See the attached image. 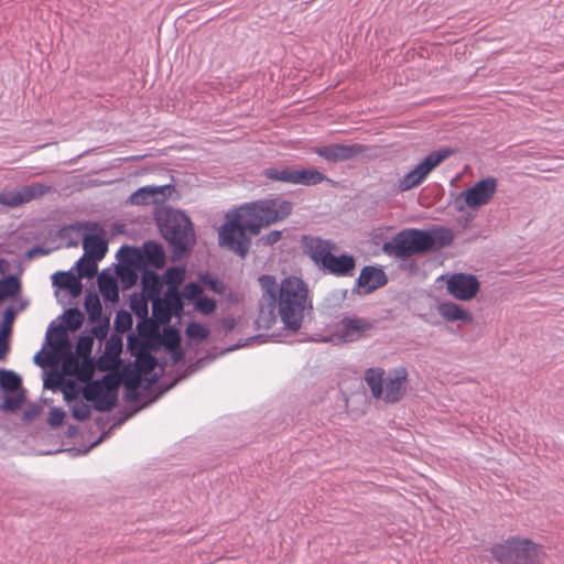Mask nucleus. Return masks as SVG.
<instances>
[{
  "mask_svg": "<svg viewBox=\"0 0 564 564\" xmlns=\"http://www.w3.org/2000/svg\"><path fill=\"white\" fill-rule=\"evenodd\" d=\"M263 336L262 335H257V336H251V337H248L247 339L245 340H239L237 344H235L234 346L227 348V351H232L235 349H238V348H242V347H246V346H249L250 344L252 343H256V341H259Z\"/></svg>",
  "mask_w": 564,
  "mask_h": 564,
  "instance_id": "nucleus-61",
  "label": "nucleus"
},
{
  "mask_svg": "<svg viewBox=\"0 0 564 564\" xmlns=\"http://www.w3.org/2000/svg\"><path fill=\"white\" fill-rule=\"evenodd\" d=\"M42 355H43V349L37 351L34 355L33 361L37 366L45 367L48 364V356L51 355V352H47L45 357H43Z\"/></svg>",
  "mask_w": 564,
  "mask_h": 564,
  "instance_id": "nucleus-62",
  "label": "nucleus"
},
{
  "mask_svg": "<svg viewBox=\"0 0 564 564\" xmlns=\"http://www.w3.org/2000/svg\"><path fill=\"white\" fill-rule=\"evenodd\" d=\"M83 290V284L79 276H75L73 281L69 283V285L66 288V291L70 294L73 297H77L80 295Z\"/></svg>",
  "mask_w": 564,
  "mask_h": 564,
  "instance_id": "nucleus-57",
  "label": "nucleus"
},
{
  "mask_svg": "<svg viewBox=\"0 0 564 564\" xmlns=\"http://www.w3.org/2000/svg\"><path fill=\"white\" fill-rule=\"evenodd\" d=\"M123 378H124L123 386L124 384L140 386L141 376H140V371L138 369H129V370L124 371Z\"/></svg>",
  "mask_w": 564,
  "mask_h": 564,
  "instance_id": "nucleus-55",
  "label": "nucleus"
},
{
  "mask_svg": "<svg viewBox=\"0 0 564 564\" xmlns=\"http://www.w3.org/2000/svg\"><path fill=\"white\" fill-rule=\"evenodd\" d=\"M292 213V204L286 199H258L241 205L218 232L219 246L245 258L251 246V238L262 227L286 218Z\"/></svg>",
  "mask_w": 564,
  "mask_h": 564,
  "instance_id": "nucleus-1",
  "label": "nucleus"
},
{
  "mask_svg": "<svg viewBox=\"0 0 564 564\" xmlns=\"http://www.w3.org/2000/svg\"><path fill=\"white\" fill-rule=\"evenodd\" d=\"M307 284L297 276H285L279 288L275 315L284 328L292 333L301 329L306 312L313 310Z\"/></svg>",
  "mask_w": 564,
  "mask_h": 564,
  "instance_id": "nucleus-3",
  "label": "nucleus"
},
{
  "mask_svg": "<svg viewBox=\"0 0 564 564\" xmlns=\"http://www.w3.org/2000/svg\"><path fill=\"white\" fill-rule=\"evenodd\" d=\"M98 286L99 291L101 292L102 296L106 300H112L118 297V288L116 279L106 271H102L98 275Z\"/></svg>",
  "mask_w": 564,
  "mask_h": 564,
  "instance_id": "nucleus-28",
  "label": "nucleus"
},
{
  "mask_svg": "<svg viewBox=\"0 0 564 564\" xmlns=\"http://www.w3.org/2000/svg\"><path fill=\"white\" fill-rule=\"evenodd\" d=\"M154 270L155 269H140L143 291L151 293L159 292L161 279Z\"/></svg>",
  "mask_w": 564,
  "mask_h": 564,
  "instance_id": "nucleus-35",
  "label": "nucleus"
},
{
  "mask_svg": "<svg viewBox=\"0 0 564 564\" xmlns=\"http://www.w3.org/2000/svg\"><path fill=\"white\" fill-rule=\"evenodd\" d=\"M109 330V321H100L97 325L91 328L93 338L105 339Z\"/></svg>",
  "mask_w": 564,
  "mask_h": 564,
  "instance_id": "nucleus-54",
  "label": "nucleus"
},
{
  "mask_svg": "<svg viewBox=\"0 0 564 564\" xmlns=\"http://www.w3.org/2000/svg\"><path fill=\"white\" fill-rule=\"evenodd\" d=\"M130 308L139 318V321L149 318V306L148 301L141 295L133 294L130 299Z\"/></svg>",
  "mask_w": 564,
  "mask_h": 564,
  "instance_id": "nucleus-38",
  "label": "nucleus"
},
{
  "mask_svg": "<svg viewBox=\"0 0 564 564\" xmlns=\"http://www.w3.org/2000/svg\"><path fill=\"white\" fill-rule=\"evenodd\" d=\"M199 283L202 286L207 288L217 294H223L226 289L221 280L207 272L199 275Z\"/></svg>",
  "mask_w": 564,
  "mask_h": 564,
  "instance_id": "nucleus-39",
  "label": "nucleus"
},
{
  "mask_svg": "<svg viewBox=\"0 0 564 564\" xmlns=\"http://www.w3.org/2000/svg\"><path fill=\"white\" fill-rule=\"evenodd\" d=\"M61 317L64 318L65 324L55 325V322H52L46 330L45 339L46 344L52 348L69 354L72 343L68 338L67 329L72 332L79 329L84 323V315L77 307H70Z\"/></svg>",
  "mask_w": 564,
  "mask_h": 564,
  "instance_id": "nucleus-8",
  "label": "nucleus"
},
{
  "mask_svg": "<svg viewBox=\"0 0 564 564\" xmlns=\"http://www.w3.org/2000/svg\"><path fill=\"white\" fill-rule=\"evenodd\" d=\"M203 295V286L200 283L189 282L184 286L182 296L188 302L195 303Z\"/></svg>",
  "mask_w": 564,
  "mask_h": 564,
  "instance_id": "nucleus-47",
  "label": "nucleus"
},
{
  "mask_svg": "<svg viewBox=\"0 0 564 564\" xmlns=\"http://www.w3.org/2000/svg\"><path fill=\"white\" fill-rule=\"evenodd\" d=\"M64 417H65L64 410L61 408L54 406L50 410L47 421H48V424L55 429L63 424Z\"/></svg>",
  "mask_w": 564,
  "mask_h": 564,
  "instance_id": "nucleus-53",
  "label": "nucleus"
},
{
  "mask_svg": "<svg viewBox=\"0 0 564 564\" xmlns=\"http://www.w3.org/2000/svg\"><path fill=\"white\" fill-rule=\"evenodd\" d=\"M70 411H72L73 417L78 421H86L90 417V414H91L90 405H88L80 399L76 400L73 403Z\"/></svg>",
  "mask_w": 564,
  "mask_h": 564,
  "instance_id": "nucleus-42",
  "label": "nucleus"
},
{
  "mask_svg": "<svg viewBox=\"0 0 564 564\" xmlns=\"http://www.w3.org/2000/svg\"><path fill=\"white\" fill-rule=\"evenodd\" d=\"M158 226L175 256L181 257L194 247L196 238L193 224L184 212L172 208L164 210L158 217Z\"/></svg>",
  "mask_w": 564,
  "mask_h": 564,
  "instance_id": "nucleus-4",
  "label": "nucleus"
},
{
  "mask_svg": "<svg viewBox=\"0 0 564 564\" xmlns=\"http://www.w3.org/2000/svg\"><path fill=\"white\" fill-rule=\"evenodd\" d=\"M497 191V180L495 177H486L478 181L470 188L460 192L455 199V207L458 212H463L466 207L479 208L488 204Z\"/></svg>",
  "mask_w": 564,
  "mask_h": 564,
  "instance_id": "nucleus-11",
  "label": "nucleus"
},
{
  "mask_svg": "<svg viewBox=\"0 0 564 564\" xmlns=\"http://www.w3.org/2000/svg\"><path fill=\"white\" fill-rule=\"evenodd\" d=\"M187 337L192 339L203 340L208 337L209 330L202 324L192 322L187 325L185 330Z\"/></svg>",
  "mask_w": 564,
  "mask_h": 564,
  "instance_id": "nucleus-46",
  "label": "nucleus"
},
{
  "mask_svg": "<svg viewBox=\"0 0 564 564\" xmlns=\"http://www.w3.org/2000/svg\"><path fill=\"white\" fill-rule=\"evenodd\" d=\"M97 261L99 260L96 258L86 254L82 256L76 262V268L78 271L77 276L87 279L94 278L98 271Z\"/></svg>",
  "mask_w": 564,
  "mask_h": 564,
  "instance_id": "nucleus-30",
  "label": "nucleus"
},
{
  "mask_svg": "<svg viewBox=\"0 0 564 564\" xmlns=\"http://www.w3.org/2000/svg\"><path fill=\"white\" fill-rule=\"evenodd\" d=\"M85 310L88 314V318L91 323L100 319L101 315V303L96 293H87L84 301Z\"/></svg>",
  "mask_w": 564,
  "mask_h": 564,
  "instance_id": "nucleus-34",
  "label": "nucleus"
},
{
  "mask_svg": "<svg viewBox=\"0 0 564 564\" xmlns=\"http://www.w3.org/2000/svg\"><path fill=\"white\" fill-rule=\"evenodd\" d=\"M281 237H282V231H280V230H272V231L263 235L260 238V241L264 246H272L275 242H278L281 239Z\"/></svg>",
  "mask_w": 564,
  "mask_h": 564,
  "instance_id": "nucleus-56",
  "label": "nucleus"
},
{
  "mask_svg": "<svg viewBox=\"0 0 564 564\" xmlns=\"http://www.w3.org/2000/svg\"><path fill=\"white\" fill-rule=\"evenodd\" d=\"M138 335L150 343L154 349H159V335L156 326L148 318L139 321L137 324Z\"/></svg>",
  "mask_w": 564,
  "mask_h": 564,
  "instance_id": "nucleus-26",
  "label": "nucleus"
},
{
  "mask_svg": "<svg viewBox=\"0 0 564 564\" xmlns=\"http://www.w3.org/2000/svg\"><path fill=\"white\" fill-rule=\"evenodd\" d=\"M325 180H327L326 175L315 167L295 169L294 185L312 186L321 184Z\"/></svg>",
  "mask_w": 564,
  "mask_h": 564,
  "instance_id": "nucleus-24",
  "label": "nucleus"
},
{
  "mask_svg": "<svg viewBox=\"0 0 564 564\" xmlns=\"http://www.w3.org/2000/svg\"><path fill=\"white\" fill-rule=\"evenodd\" d=\"M182 336L177 328L166 325L162 334L159 335V347L163 346L165 349L181 345Z\"/></svg>",
  "mask_w": 564,
  "mask_h": 564,
  "instance_id": "nucleus-32",
  "label": "nucleus"
},
{
  "mask_svg": "<svg viewBox=\"0 0 564 564\" xmlns=\"http://www.w3.org/2000/svg\"><path fill=\"white\" fill-rule=\"evenodd\" d=\"M216 301L212 297L202 295L195 303L194 307L197 312H199L203 315H209L215 312L216 310Z\"/></svg>",
  "mask_w": 564,
  "mask_h": 564,
  "instance_id": "nucleus-45",
  "label": "nucleus"
},
{
  "mask_svg": "<svg viewBox=\"0 0 564 564\" xmlns=\"http://www.w3.org/2000/svg\"><path fill=\"white\" fill-rule=\"evenodd\" d=\"M75 276L76 275H74L70 271H58L52 275V282L53 285L66 290V288L69 285V283L73 281Z\"/></svg>",
  "mask_w": 564,
  "mask_h": 564,
  "instance_id": "nucleus-51",
  "label": "nucleus"
},
{
  "mask_svg": "<svg viewBox=\"0 0 564 564\" xmlns=\"http://www.w3.org/2000/svg\"><path fill=\"white\" fill-rule=\"evenodd\" d=\"M492 557L501 564H536L540 562V547L528 539L511 536L491 547Z\"/></svg>",
  "mask_w": 564,
  "mask_h": 564,
  "instance_id": "nucleus-6",
  "label": "nucleus"
},
{
  "mask_svg": "<svg viewBox=\"0 0 564 564\" xmlns=\"http://www.w3.org/2000/svg\"><path fill=\"white\" fill-rule=\"evenodd\" d=\"M23 203H28L34 198L42 197L52 191V186L42 183H33L20 188Z\"/></svg>",
  "mask_w": 564,
  "mask_h": 564,
  "instance_id": "nucleus-36",
  "label": "nucleus"
},
{
  "mask_svg": "<svg viewBox=\"0 0 564 564\" xmlns=\"http://www.w3.org/2000/svg\"><path fill=\"white\" fill-rule=\"evenodd\" d=\"M0 390L4 393L1 409L6 412H17L25 399L21 377L13 370L0 368Z\"/></svg>",
  "mask_w": 564,
  "mask_h": 564,
  "instance_id": "nucleus-12",
  "label": "nucleus"
},
{
  "mask_svg": "<svg viewBox=\"0 0 564 564\" xmlns=\"http://www.w3.org/2000/svg\"><path fill=\"white\" fill-rule=\"evenodd\" d=\"M137 360L140 371L145 375L151 373L159 366L158 358L151 351L137 357Z\"/></svg>",
  "mask_w": 564,
  "mask_h": 564,
  "instance_id": "nucleus-41",
  "label": "nucleus"
},
{
  "mask_svg": "<svg viewBox=\"0 0 564 564\" xmlns=\"http://www.w3.org/2000/svg\"><path fill=\"white\" fill-rule=\"evenodd\" d=\"M77 229H85L83 237V247L85 254L101 260L108 251V242L104 237V229L97 223H80L76 225Z\"/></svg>",
  "mask_w": 564,
  "mask_h": 564,
  "instance_id": "nucleus-13",
  "label": "nucleus"
},
{
  "mask_svg": "<svg viewBox=\"0 0 564 564\" xmlns=\"http://www.w3.org/2000/svg\"><path fill=\"white\" fill-rule=\"evenodd\" d=\"M141 269H162L165 264L163 246L154 240H148L140 248Z\"/></svg>",
  "mask_w": 564,
  "mask_h": 564,
  "instance_id": "nucleus-20",
  "label": "nucleus"
},
{
  "mask_svg": "<svg viewBox=\"0 0 564 564\" xmlns=\"http://www.w3.org/2000/svg\"><path fill=\"white\" fill-rule=\"evenodd\" d=\"M122 336L120 334L112 333L106 341L105 351L115 357L116 359H120L119 357L122 352Z\"/></svg>",
  "mask_w": 564,
  "mask_h": 564,
  "instance_id": "nucleus-40",
  "label": "nucleus"
},
{
  "mask_svg": "<svg viewBox=\"0 0 564 564\" xmlns=\"http://www.w3.org/2000/svg\"><path fill=\"white\" fill-rule=\"evenodd\" d=\"M120 359H116L111 355L104 351V355L100 356L97 360H95L97 369L100 371H107L112 368V366L119 362Z\"/></svg>",
  "mask_w": 564,
  "mask_h": 564,
  "instance_id": "nucleus-52",
  "label": "nucleus"
},
{
  "mask_svg": "<svg viewBox=\"0 0 564 564\" xmlns=\"http://www.w3.org/2000/svg\"><path fill=\"white\" fill-rule=\"evenodd\" d=\"M137 271L139 270L133 267H120L118 274L124 288H130L137 282Z\"/></svg>",
  "mask_w": 564,
  "mask_h": 564,
  "instance_id": "nucleus-48",
  "label": "nucleus"
},
{
  "mask_svg": "<svg viewBox=\"0 0 564 564\" xmlns=\"http://www.w3.org/2000/svg\"><path fill=\"white\" fill-rule=\"evenodd\" d=\"M171 356L173 362L177 364L185 357V352L181 345L166 349Z\"/></svg>",
  "mask_w": 564,
  "mask_h": 564,
  "instance_id": "nucleus-60",
  "label": "nucleus"
},
{
  "mask_svg": "<svg viewBox=\"0 0 564 564\" xmlns=\"http://www.w3.org/2000/svg\"><path fill=\"white\" fill-rule=\"evenodd\" d=\"M64 399L66 402H75L77 399V391L75 389H64Z\"/></svg>",
  "mask_w": 564,
  "mask_h": 564,
  "instance_id": "nucleus-64",
  "label": "nucleus"
},
{
  "mask_svg": "<svg viewBox=\"0 0 564 564\" xmlns=\"http://www.w3.org/2000/svg\"><path fill=\"white\" fill-rule=\"evenodd\" d=\"M169 187V185L142 186L131 193L129 196V203L138 206L156 204L161 199V196H164V192Z\"/></svg>",
  "mask_w": 564,
  "mask_h": 564,
  "instance_id": "nucleus-22",
  "label": "nucleus"
},
{
  "mask_svg": "<svg viewBox=\"0 0 564 564\" xmlns=\"http://www.w3.org/2000/svg\"><path fill=\"white\" fill-rule=\"evenodd\" d=\"M454 240L453 231L446 227L434 229L408 228L398 232L390 241L382 246L386 254L398 259H406L415 254H423L434 248H444Z\"/></svg>",
  "mask_w": 564,
  "mask_h": 564,
  "instance_id": "nucleus-2",
  "label": "nucleus"
},
{
  "mask_svg": "<svg viewBox=\"0 0 564 564\" xmlns=\"http://www.w3.org/2000/svg\"><path fill=\"white\" fill-rule=\"evenodd\" d=\"M17 316V311L12 306H8L3 311V321L0 327V334L3 336H9L12 330V325Z\"/></svg>",
  "mask_w": 564,
  "mask_h": 564,
  "instance_id": "nucleus-49",
  "label": "nucleus"
},
{
  "mask_svg": "<svg viewBox=\"0 0 564 564\" xmlns=\"http://www.w3.org/2000/svg\"><path fill=\"white\" fill-rule=\"evenodd\" d=\"M453 153L454 150L452 148H441L430 152L414 169L399 180V191L406 192L419 186L436 166Z\"/></svg>",
  "mask_w": 564,
  "mask_h": 564,
  "instance_id": "nucleus-10",
  "label": "nucleus"
},
{
  "mask_svg": "<svg viewBox=\"0 0 564 564\" xmlns=\"http://www.w3.org/2000/svg\"><path fill=\"white\" fill-rule=\"evenodd\" d=\"M263 175L273 182H283L288 184H294L295 169L284 166L275 167L270 166L264 169Z\"/></svg>",
  "mask_w": 564,
  "mask_h": 564,
  "instance_id": "nucleus-27",
  "label": "nucleus"
},
{
  "mask_svg": "<svg viewBox=\"0 0 564 564\" xmlns=\"http://www.w3.org/2000/svg\"><path fill=\"white\" fill-rule=\"evenodd\" d=\"M69 357L64 361V370L68 373L76 375L80 380H91L97 369L95 359L91 357L83 358L79 362L78 359L70 352Z\"/></svg>",
  "mask_w": 564,
  "mask_h": 564,
  "instance_id": "nucleus-21",
  "label": "nucleus"
},
{
  "mask_svg": "<svg viewBox=\"0 0 564 564\" xmlns=\"http://www.w3.org/2000/svg\"><path fill=\"white\" fill-rule=\"evenodd\" d=\"M20 281L15 275H7L0 280V301L13 297L20 292Z\"/></svg>",
  "mask_w": 564,
  "mask_h": 564,
  "instance_id": "nucleus-33",
  "label": "nucleus"
},
{
  "mask_svg": "<svg viewBox=\"0 0 564 564\" xmlns=\"http://www.w3.org/2000/svg\"><path fill=\"white\" fill-rule=\"evenodd\" d=\"M41 408L36 404L30 405L28 409L23 412V420L24 421H33L40 415Z\"/></svg>",
  "mask_w": 564,
  "mask_h": 564,
  "instance_id": "nucleus-59",
  "label": "nucleus"
},
{
  "mask_svg": "<svg viewBox=\"0 0 564 564\" xmlns=\"http://www.w3.org/2000/svg\"><path fill=\"white\" fill-rule=\"evenodd\" d=\"M141 397L139 391V386H128L124 384V398L128 401L134 402L138 401Z\"/></svg>",
  "mask_w": 564,
  "mask_h": 564,
  "instance_id": "nucleus-58",
  "label": "nucleus"
},
{
  "mask_svg": "<svg viewBox=\"0 0 564 564\" xmlns=\"http://www.w3.org/2000/svg\"><path fill=\"white\" fill-rule=\"evenodd\" d=\"M437 311L446 322L460 321L470 323L473 321V316L467 310H464L460 305L451 301L440 303Z\"/></svg>",
  "mask_w": 564,
  "mask_h": 564,
  "instance_id": "nucleus-23",
  "label": "nucleus"
},
{
  "mask_svg": "<svg viewBox=\"0 0 564 564\" xmlns=\"http://www.w3.org/2000/svg\"><path fill=\"white\" fill-rule=\"evenodd\" d=\"M262 288V296L259 300V313L254 319L258 329H270L276 323L275 303L279 296V288L273 275L263 274L259 278Z\"/></svg>",
  "mask_w": 564,
  "mask_h": 564,
  "instance_id": "nucleus-9",
  "label": "nucleus"
},
{
  "mask_svg": "<svg viewBox=\"0 0 564 564\" xmlns=\"http://www.w3.org/2000/svg\"><path fill=\"white\" fill-rule=\"evenodd\" d=\"M128 351L131 356L139 357L145 352L155 350L154 347L138 334H130L127 338Z\"/></svg>",
  "mask_w": 564,
  "mask_h": 564,
  "instance_id": "nucleus-29",
  "label": "nucleus"
},
{
  "mask_svg": "<svg viewBox=\"0 0 564 564\" xmlns=\"http://www.w3.org/2000/svg\"><path fill=\"white\" fill-rule=\"evenodd\" d=\"M0 204L8 207H17L23 203L21 191H10L0 193Z\"/></svg>",
  "mask_w": 564,
  "mask_h": 564,
  "instance_id": "nucleus-44",
  "label": "nucleus"
},
{
  "mask_svg": "<svg viewBox=\"0 0 564 564\" xmlns=\"http://www.w3.org/2000/svg\"><path fill=\"white\" fill-rule=\"evenodd\" d=\"M356 260L352 256L347 253L334 256L330 252L324 264L321 267V270L336 276H351L354 274Z\"/></svg>",
  "mask_w": 564,
  "mask_h": 564,
  "instance_id": "nucleus-19",
  "label": "nucleus"
},
{
  "mask_svg": "<svg viewBox=\"0 0 564 564\" xmlns=\"http://www.w3.org/2000/svg\"><path fill=\"white\" fill-rule=\"evenodd\" d=\"M388 283V276L383 269L375 265H366L356 280V288L359 294H369L384 286Z\"/></svg>",
  "mask_w": 564,
  "mask_h": 564,
  "instance_id": "nucleus-18",
  "label": "nucleus"
},
{
  "mask_svg": "<svg viewBox=\"0 0 564 564\" xmlns=\"http://www.w3.org/2000/svg\"><path fill=\"white\" fill-rule=\"evenodd\" d=\"M373 323L369 319L352 316L344 317L336 325L335 334L344 341H355L372 329Z\"/></svg>",
  "mask_w": 564,
  "mask_h": 564,
  "instance_id": "nucleus-16",
  "label": "nucleus"
},
{
  "mask_svg": "<svg viewBox=\"0 0 564 564\" xmlns=\"http://www.w3.org/2000/svg\"><path fill=\"white\" fill-rule=\"evenodd\" d=\"M479 281L474 274L455 273L447 280V292L457 300H471L479 291Z\"/></svg>",
  "mask_w": 564,
  "mask_h": 564,
  "instance_id": "nucleus-15",
  "label": "nucleus"
},
{
  "mask_svg": "<svg viewBox=\"0 0 564 564\" xmlns=\"http://www.w3.org/2000/svg\"><path fill=\"white\" fill-rule=\"evenodd\" d=\"M368 150V147L360 143H330L316 148L315 153L328 162H341L354 159Z\"/></svg>",
  "mask_w": 564,
  "mask_h": 564,
  "instance_id": "nucleus-14",
  "label": "nucleus"
},
{
  "mask_svg": "<svg viewBox=\"0 0 564 564\" xmlns=\"http://www.w3.org/2000/svg\"><path fill=\"white\" fill-rule=\"evenodd\" d=\"M132 324H133L132 315L124 310H120L117 312V314L115 316V322H113L115 332L113 333L122 335L131 329Z\"/></svg>",
  "mask_w": 564,
  "mask_h": 564,
  "instance_id": "nucleus-37",
  "label": "nucleus"
},
{
  "mask_svg": "<svg viewBox=\"0 0 564 564\" xmlns=\"http://www.w3.org/2000/svg\"><path fill=\"white\" fill-rule=\"evenodd\" d=\"M163 305L173 316L181 317L184 313L183 296L178 292L167 291L164 295Z\"/></svg>",
  "mask_w": 564,
  "mask_h": 564,
  "instance_id": "nucleus-31",
  "label": "nucleus"
},
{
  "mask_svg": "<svg viewBox=\"0 0 564 564\" xmlns=\"http://www.w3.org/2000/svg\"><path fill=\"white\" fill-rule=\"evenodd\" d=\"M152 314L155 319L162 324H169L172 313L165 308L163 301H153Z\"/></svg>",
  "mask_w": 564,
  "mask_h": 564,
  "instance_id": "nucleus-50",
  "label": "nucleus"
},
{
  "mask_svg": "<svg viewBox=\"0 0 564 564\" xmlns=\"http://www.w3.org/2000/svg\"><path fill=\"white\" fill-rule=\"evenodd\" d=\"M117 259L121 267H133L139 271L141 269V252L138 247L122 246L117 252Z\"/></svg>",
  "mask_w": 564,
  "mask_h": 564,
  "instance_id": "nucleus-25",
  "label": "nucleus"
},
{
  "mask_svg": "<svg viewBox=\"0 0 564 564\" xmlns=\"http://www.w3.org/2000/svg\"><path fill=\"white\" fill-rule=\"evenodd\" d=\"M365 380L376 399L382 398L387 403H397L406 392L408 370L398 367L384 377L383 369L369 368L365 373Z\"/></svg>",
  "mask_w": 564,
  "mask_h": 564,
  "instance_id": "nucleus-5",
  "label": "nucleus"
},
{
  "mask_svg": "<svg viewBox=\"0 0 564 564\" xmlns=\"http://www.w3.org/2000/svg\"><path fill=\"white\" fill-rule=\"evenodd\" d=\"M181 379H176L174 382L166 386L164 389H162L156 395L151 398L148 402H145L141 408L148 406L151 403L155 402L164 392L169 391L171 388H173Z\"/></svg>",
  "mask_w": 564,
  "mask_h": 564,
  "instance_id": "nucleus-63",
  "label": "nucleus"
},
{
  "mask_svg": "<svg viewBox=\"0 0 564 564\" xmlns=\"http://www.w3.org/2000/svg\"><path fill=\"white\" fill-rule=\"evenodd\" d=\"M335 245L327 239L304 235L302 237L303 252L321 269Z\"/></svg>",
  "mask_w": 564,
  "mask_h": 564,
  "instance_id": "nucleus-17",
  "label": "nucleus"
},
{
  "mask_svg": "<svg viewBox=\"0 0 564 564\" xmlns=\"http://www.w3.org/2000/svg\"><path fill=\"white\" fill-rule=\"evenodd\" d=\"M93 345H94L93 336L80 335L78 337L77 345H76L77 355L82 358L90 357Z\"/></svg>",
  "mask_w": 564,
  "mask_h": 564,
  "instance_id": "nucleus-43",
  "label": "nucleus"
},
{
  "mask_svg": "<svg viewBox=\"0 0 564 564\" xmlns=\"http://www.w3.org/2000/svg\"><path fill=\"white\" fill-rule=\"evenodd\" d=\"M119 380L111 373L88 382L82 393L85 400L93 402L99 412L110 411L118 400Z\"/></svg>",
  "mask_w": 564,
  "mask_h": 564,
  "instance_id": "nucleus-7",
  "label": "nucleus"
}]
</instances>
